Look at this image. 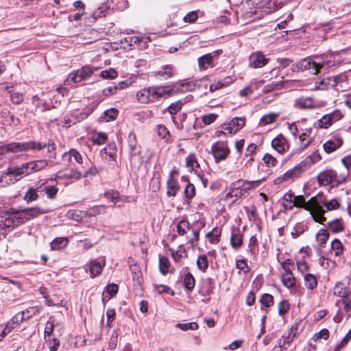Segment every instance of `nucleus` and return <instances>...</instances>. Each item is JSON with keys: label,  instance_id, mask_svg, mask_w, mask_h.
<instances>
[{"label": "nucleus", "instance_id": "412c9836", "mask_svg": "<svg viewBox=\"0 0 351 351\" xmlns=\"http://www.w3.org/2000/svg\"><path fill=\"white\" fill-rule=\"evenodd\" d=\"M294 107L298 109H311L314 108V102L311 97H300L295 100Z\"/></svg>", "mask_w": 351, "mask_h": 351}, {"label": "nucleus", "instance_id": "39448f33", "mask_svg": "<svg viewBox=\"0 0 351 351\" xmlns=\"http://www.w3.org/2000/svg\"><path fill=\"white\" fill-rule=\"evenodd\" d=\"M45 146V144L35 141L13 142L6 144V149L8 152L16 154L29 150H40L44 149Z\"/></svg>", "mask_w": 351, "mask_h": 351}, {"label": "nucleus", "instance_id": "ddd939ff", "mask_svg": "<svg viewBox=\"0 0 351 351\" xmlns=\"http://www.w3.org/2000/svg\"><path fill=\"white\" fill-rule=\"evenodd\" d=\"M342 81L341 75H336L332 77H326L315 83V89L326 90L329 88H335Z\"/></svg>", "mask_w": 351, "mask_h": 351}, {"label": "nucleus", "instance_id": "20e7f679", "mask_svg": "<svg viewBox=\"0 0 351 351\" xmlns=\"http://www.w3.org/2000/svg\"><path fill=\"white\" fill-rule=\"evenodd\" d=\"M323 202V195L318 194L306 202L305 210L310 211V213L315 222L324 224L326 218L324 216L325 210L322 206Z\"/></svg>", "mask_w": 351, "mask_h": 351}, {"label": "nucleus", "instance_id": "f8f14e48", "mask_svg": "<svg viewBox=\"0 0 351 351\" xmlns=\"http://www.w3.org/2000/svg\"><path fill=\"white\" fill-rule=\"evenodd\" d=\"M318 63L313 62L312 57H308L300 60L295 64L292 66V70L293 71H304L308 70L313 74H317V70H316V64Z\"/></svg>", "mask_w": 351, "mask_h": 351}, {"label": "nucleus", "instance_id": "e433bc0d", "mask_svg": "<svg viewBox=\"0 0 351 351\" xmlns=\"http://www.w3.org/2000/svg\"><path fill=\"white\" fill-rule=\"evenodd\" d=\"M273 148L278 153H282L285 150V140L282 138L276 137L271 142Z\"/></svg>", "mask_w": 351, "mask_h": 351}, {"label": "nucleus", "instance_id": "e2e57ef3", "mask_svg": "<svg viewBox=\"0 0 351 351\" xmlns=\"http://www.w3.org/2000/svg\"><path fill=\"white\" fill-rule=\"evenodd\" d=\"M335 293L339 297L345 298L347 296V289L343 283L339 282L336 285L335 288Z\"/></svg>", "mask_w": 351, "mask_h": 351}, {"label": "nucleus", "instance_id": "ea45409f", "mask_svg": "<svg viewBox=\"0 0 351 351\" xmlns=\"http://www.w3.org/2000/svg\"><path fill=\"white\" fill-rule=\"evenodd\" d=\"M232 127L234 129V132H237L241 130L245 125V117H234L230 122Z\"/></svg>", "mask_w": 351, "mask_h": 351}, {"label": "nucleus", "instance_id": "864d4df0", "mask_svg": "<svg viewBox=\"0 0 351 351\" xmlns=\"http://www.w3.org/2000/svg\"><path fill=\"white\" fill-rule=\"evenodd\" d=\"M185 228L191 229V226L188 221L182 220L177 224V232L180 235H184L186 233Z\"/></svg>", "mask_w": 351, "mask_h": 351}, {"label": "nucleus", "instance_id": "c756f323", "mask_svg": "<svg viewBox=\"0 0 351 351\" xmlns=\"http://www.w3.org/2000/svg\"><path fill=\"white\" fill-rule=\"evenodd\" d=\"M104 265V262H103V264H101L97 260L91 261L89 263V271L90 273L91 277H95L99 274Z\"/></svg>", "mask_w": 351, "mask_h": 351}, {"label": "nucleus", "instance_id": "f3484780", "mask_svg": "<svg viewBox=\"0 0 351 351\" xmlns=\"http://www.w3.org/2000/svg\"><path fill=\"white\" fill-rule=\"evenodd\" d=\"M269 59L265 58V56L261 51H257L250 56V66L252 68H261L266 65Z\"/></svg>", "mask_w": 351, "mask_h": 351}, {"label": "nucleus", "instance_id": "4468645a", "mask_svg": "<svg viewBox=\"0 0 351 351\" xmlns=\"http://www.w3.org/2000/svg\"><path fill=\"white\" fill-rule=\"evenodd\" d=\"M343 115L341 111L337 110L332 113L324 115L319 120V125L324 128H328L333 123L340 120Z\"/></svg>", "mask_w": 351, "mask_h": 351}, {"label": "nucleus", "instance_id": "b1692460", "mask_svg": "<svg viewBox=\"0 0 351 351\" xmlns=\"http://www.w3.org/2000/svg\"><path fill=\"white\" fill-rule=\"evenodd\" d=\"M28 170H29V174L32 172L39 171L43 169H45L47 165L48 162L46 160H38L35 161H31L29 162L26 163Z\"/></svg>", "mask_w": 351, "mask_h": 351}, {"label": "nucleus", "instance_id": "69168bd1", "mask_svg": "<svg viewBox=\"0 0 351 351\" xmlns=\"http://www.w3.org/2000/svg\"><path fill=\"white\" fill-rule=\"evenodd\" d=\"M195 195V188L193 184L188 183L184 189V195L186 198L191 199Z\"/></svg>", "mask_w": 351, "mask_h": 351}, {"label": "nucleus", "instance_id": "c9c22d12", "mask_svg": "<svg viewBox=\"0 0 351 351\" xmlns=\"http://www.w3.org/2000/svg\"><path fill=\"white\" fill-rule=\"evenodd\" d=\"M305 286L310 289H313L317 287V280L316 277L311 274H306L304 276Z\"/></svg>", "mask_w": 351, "mask_h": 351}, {"label": "nucleus", "instance_id": "052dcab7", "mask_svg": "<svg viewBox=\"0 0 351 351\" xmlns=\"http://www.w3.org/2000/svg\"><path fill=\"white\" fill-rule=\"evenodd\" d=\"M329 338V330L326 328L322 329L319 332L314 334L313 339L314 341H317L320 339L327 340Z\"/></svg>", "mask_w": 351, "mask_h": 351}, {"label": "nucleus", "instance_id": "393cba45", "mask_svg": "<svg viewBox=\"0 0 351 351\" xmlns=\"http://www.w3.org/2000/svg\"><path fill=\"white\" fill-rule=\"evenodd\" d=\"M343 144V141L341 138H335L326 141L324 145V149L326 153H332L337 148L340 147Z\"/></svg>", "mask_w": 351, "mask_h": 351}, {"label": "nucleus", "instance_id": "49530a36", "mask_svg": "<svg viewBox=\"0 0 351 351\" xmlns=\"http://www.w3.org/2000/svg\"><path fill=\"white\" fill-rule=\"evenodd\" d=\"M67 245V240L64 238H56L51 243L53 250H60Z\"/></svg>", "mask_w": 351, "mask_h": 351}, {"label": "nucleus", "instance_id": "8fccbe9b", "mask_svg": "<svg viewBox=\"0 0 351 351\" xmlns=\"http://www.w3.org/2000/svg\"><path fill=\"white\" fill-rule=\"evenodd\" d=\"M47 345L50 351H56L60 346V341L56 337L45 339Z\"/></svg>", "mask_w": 351, "mask_h": 351}, {"label": "nucleus", "instance_id": "dca6fc26", "mask_svg": "<svg viewBox=\"0 0 351 351\" xmlns=\"http://www.w3.org/2000/svg\"><path fill=\"white\" fill-rule=\"evenodd\" d=\"M298 329V324H295L294 325H293L287 330V332H285V334L282 335V339H283V341L281 339L278 340V346L280 348H286V344H290L293 341L295 337L297 336Z\"/></svg>", "mask_w": 351, "mask_h": 351}, {"label": "nucleus", "instance_id": "09e8293b", "mask_svg": "<svg viewBox=\"0 0 351 351\" xmlns=\"http://www.w3.org/2000/svg\"><path fill=\"white\" fill-rule=\"evenodd\" d=\"M331 248L335 251L336 256L341 255L343 250V246L339 239H335L331 242Z\"/></svg>", "mask_w": 351, "mask_h": 351}, {"label": "nucleus", "instance_id": "c85d7f7f", "mask_svg": "<svg viewBox=\"0 0 351 351\" xmlns=\"http://www.w3.org/2000/svg\"><path fill=\"white\" fill-rule=\"evenodd\" d=\"M213 56L211 53L205 54L198 58V64L200 69H206L209 66H213Z\"/></svg>", "mask_w": 351, "mask_h": 351}, {"label": "nucleus", "instance_id": "9b49d317", "mask_svg": "<svg viewBox=\"0 0 351 351\" xmlns=\"http://www.w3.org/2000/svg\"><path fill=\"white\" fill-rule=\"evenodd\" d=\"M93 111L92 107H86L80 113L73 112L67 117H64V123L67 127L82 121L89 116Z\"/></svg>", "mask_w": 351, "mask_h": 351}, {"label": "nucleus", "instance_id": "f03ea898", "mask_svg": "<svg viewBox=\"0 0 351 351\" xmlns=\"http://www.w3.org/2000/svg\"><path fill=\"white\" fill-rule=\"evenodd\" d=\"M276 5L274 0H250L245 2L243 15L246 19H255L263 17L275 10Z\"/></svg>", "mask_w": 351, "mask_h": 351}, {"label": "nucleus", "instance_id": "6e6d98bb", "mask_svg": "<svg viewBox=\"0 0 351 351\" xmlns=\"http://www.w3.org/2000/svg\"><path fill=\"white\" fill-rule=\"evenodd\" d=\"M38 311L39 308L37 306H31L25 311H21V313H23V315H24L25 320L30 319L32 316L38 313Z\"/></svg>", "mask_w": 351, "mask_h": 351}, {"label": "nucleus", "instance_id": "c03bdc74", "mask_svg": "<svg viewBox=\"0 0 351 351\" xmlns=\"http://www.w3.org/2000/svg\"><path fill=\"white\" fill-rule=\"evenodd\" d=\"M300 140V149L303 150L306 148L311 143L312 138H310L306 132L301 134L299 136Z\"/></svg>", "mask_w": 351, "mask_h": 351}, {"label": "nucleus", "instance_id": "9d476101", "mask_svg": "<svg viewBox=\"0 0 351 351\" xmlns=\"http://www.w3.org/2000/svg\"><path fill=\"white\" fill-rule=\"evenodd\" d=\"M317 181L320 185L332 184V186H337L344 182L346 178H343L341 180H337L336 172L332 170H328L318 175Z\"/></svg>", "mask_w": 351, "mask_h": 351}, {"label": "nucleus", "instance_id": "5701e85b", "mask_svg": "<svg viewBox=\"0 0 351 351\" xmlns=\"http://www.w3.org/2000/svg\"><path fill=\"white\" fill-rule=\"evenodd\" d=\"M321 159V156L318 152H313L311 155L307 156L304 160L300 164L302 166L304 171L306 170L313 164L318 162Z\"/></svg>", "mask_w": 351, "mask_h": 351}, {"label": "nucleus", "instance_id": "3c124183", "mask_svg": "<svg viewBox=\"0 0 351 351\" xmlns=\"http://www.w3.org/2000/svg\"><path fill=\"white\" fill-rule=\"evenodd\" d=\"M306 200L302 195L294 196L293 205L289 207V209H292L293 206L298 208H303L305 209Z\"/></svg>", "mask_w": 351, "mask_h": 351}, {"label": "nucleus", "instance_id": "37998d69", "mask_svg": "<svg viewBox=\"0 0 351 351\" xmlns=\"http://www.w3.org/2000/svg\"><path fill=\"white\" fill-rule=\"evenodd\" d=\"M329 238V233L326 229H320L316 234L317 241L321 245L325 244Z\"/></svg>", "mask_w": 351, "mask_h": 351}, {"label": "nucleus", "instance_id": "a878e982", "mask_svg": "<svg viewBox=\"0 0 351 351\" xmlns=\"http://www.w3.org/2000/svg\"><path fill=\"white\" fill-rule=\"evenodd\" d=\"M109 12L110 6L106 3H104L92 13L91 17L93 21H95L98 18L106 16L108 14Z\"/></svg>", "mask_w": 351, "mask_h": 351}, {"label": "nucleus", "instance_id": "4be33fe9", "mask_svg": "<svg viewBox=\"0 0 351 351\" xmlns=\"http://www.w3.org/2000/svg\"><path fill=\"white\" fill-rule=\"evenodd\" d=\"M56 179H75V180H79L80 178L82 177V173L74 169H71L69 172L68 173H63L62 171H58L56 174Z\"/></svg>", "mask_w": 351, "mask_h": 351}, {"label": "nucleus", "instance_id": "2f4dec72", "mask_svg": "<svg viewBox=\"0 0 351 351\" xmlns=\"http://www.w3.org/2000/svg\"><path fill=\"white\" fill-rule=\"evenodd\" d=\"M62 158H67L68 160H71V158H73L74 160L79 164H82L83 160L81 154L75 149H71L69 152L64 153Z\"/></svg>", "mask_w": 351, "mask_h": 351}, {"label": "nucleus", "instance_id": "bf43d9fd", "mask_svg": "<svg viewBox=\"0 0 351 351\" xmlns=\"http://www.w3.org/2000/svg\"><path fill=\"white\" fill-rule=\"evenodd\" d=\"M101 76L104 79H114L118 76V73L114 69H109L101 72Z\"/></svg>", "mask_w": 351, "mask_h": 351}, {"label": "nucleus", "instance_id": "79ce46f5", "mask_svg": "<svg viewBox=\"0 0 351 351\" xmlns=\"http://www.w3.org/2000/svg\"><path fill=\"white\" fill-rule=\"evenodd\" d=\"M197 266L199 270L205 272L208 267V261L206 255H200L197 259Z\"/></svg>", "mask_w": 351, "mask_h": 351}, {"label": "nucleus", "instance_id": "a19ab883", "mask_svg": "<svg viewBox=\"0 0 351 351\" xmlns=\"http://www.w3.org/2000/svg\"><path fill=\"white\" fill-rule=\"evenodd\" d=\"M221 235V230L218 228H214L212 231L208 232L206 234L207 238L210 239V241L212 243H217L219 241V237Z\"/></svg>", "mask_w": 351, "mask_h": 351}, {"label": "nucleus", "instance_id": "cd10ccee", "mask_svg": "<svg viewBox=\"0 0 351 351\" xmlns=\"http://www.w3.org/2000/svg\"><path fill=\"white\" fill-rule=\"evenodd\" d=\"M197 227L196 228H192V233L193 235V238H187L188 243H191L193 247H195L197 245L199 239V231L202 228L204 227V224L202 222L199 223L197 222Z\"/></svg>", "mask_w": 351, "mask_h": 351}, {"label": "nucleus", "instance_id": "aec40b11", "mask_svg": "<svg viewBox=\"0 0 351 351\" xmlns=\"http://www.w3.org/2000/svg\"><path fill=\"white\" fill-rule=\"evenodd\" d=\"M230 244L235 250H238L243 245V234L241 233L239 228L232 229L230 237Z\"/></svg>", "mask_w": 351, "mask_h": 351}, {"label": "nucleus", "instance_id": "4d7b16f0", "mask_svg": "<svg viewBox=\"0 0 351 351\" xmlns=\"http://www.w3.org/2000/svg\"><path fill=\"white\" fill-rule=\"evenodd\" d=\"M351 339V329L347 332L341 341L337 344L334 351H340L341 348L345 347Z\"/></svg>", "mask_w": 351, "mask_h": 351}, {"label": "nucleus", "instance_id": "5fc2aeb1", "mask_svg": "<svg viewBox=\"0 0 351 351\" xmlns=\"http://www.w3.org/2000/svg\"><path fill=\"white\" fill-rule=\"evenodd\" d=\"M173 69L169 65L164 66L157 72V75L163 77L164 79L169 78L172 76Z\"/></svg>", "mask_w": 351, "mask_h": 351}, {"label": "nucleus", "instance_id": "0e129e2a", "mask_svg": "<svg viewBox=\"0 0 351 351\" xmlns=\"http://www.w3.org/2000/svg\"><path fill=\"white\" fill-rule=\"evenodd\" d=\"M322 204H323L325 206L327 210H335L338 208L339 206V202L335 199H331L330 201L328 202L325 201V199H323V202Z\"/></svg>", "mask_w": 351, "mask_h": 351}, {"label": "nucleus", "instance_id": "0eeeda50", "mask_svg": "<svg viewBox=\"0 0 351 351\" xmlns=\"http://www.w3.org/2000/svg\"><path fill=\"white\" fill-rule=\"evenodd\" d=\"M259 182L260 181L248 182L239 180L232 183L230 186V189L232 191L233 196H234V198L230 199L229 202V206H232L239 198L241 197L245 193H247L252 184Z\"/></svg>", "mask_w": 351, "mask_h": 351}, {"label": "nucleus", "instance_id": "2eb2a0df", "mask_svg": "<svg viewBox=\"0 0 351 351\" xmlns=\"http://www.w3.org/2000/svg\"><path fill=\"white\" fill-rule=\"evenodd\" d=\"M303 171H304L302 169L300 164L299 163L298 165H296L292 169L287 171L282 176L278 177L275 180V184H280L283 182H287L290 180H292L293 178H296L298 176H300Z\"/></svg>", "mask_w": 351, "mask_h": 351}, {"label": "nucleus", "instance_id": "1a4fd4ad", "mask_svg": "<svg viewBox=\"0 0 351 351\" xmlns=\"http://www.w3.org/2000/svg\"><path fill=\"white\" fill-rule=\"evenodd\" d=\"M93 73V69L90 66H85L73 73H71L66 80L67 85H71L73 83H78L82 80L89 78Z\"/></svg>", "mask_w": 351, "mask_h": 351}, {"label": "nucleus", "instance_id": "473e14b6", "mask_svg": "<svg viewBox=\"0 0 351 351\" xmlns=\"http://www.w3.org/2000/svg\"><path fill=\"white\" fill-rule=\"evenodd\" d=\"M278 113L271 112L262 117L259 121V125L265 126L273 123L278 117Z\"/></svg>", "mask_w": 351, "mask_h": 351}, {"label": "nucleus", "instance_id": "7ed1b4c3", "mask_svg": "<svg viewBox=\"0 0 351 351\" xmlns=\"http://www.w3.org/2000/svg\"><path fill=\"white\" fill-rule=\"evenodd\" d=\"M172 90L165 87H149L140 90L136 93L138 100L142 104H148L159 100L162 97L171 95Z\"/></svg>", "mask_w": 351, "mask_h": 351}, {"label": "nucleus", "instance_id": "a18cd8bd", "mask_svg": "<svg viewBox=\"0 0 351 351\" xmlns=\"http://www.w3.org/2000/svg\"><path fill=\"white\" fill-rule=\"evenodd\" d=\"M157 134L162 138H165L166 142L169 143L171 141L169 138L170 136L169 132L164 125H158L157 126Z\"/></svg>", "mask_w": 351, "mask_h": 351}, {"label": "nucleus", "instance_id": "7c9ffc66", "mask_svg": "<svg viewBox=\"0 0 351 351\" xmlns=\"http://www.w3.org/2000/svg\"><path fill=\"white\" fill-rule=\"evenodd\" d=\"M327 226L333 233L340 232L344 229L343 223L341 219H335L328 222Z\"/></svg>", "mask_w": 351, "mask_h": 351}, {"label": "nucleus", "instance_id": "423d86ee", "mask_svg": "<svg viewBox=\"0 0 351 351\" xmlns=\"http://www.w3.org/2000/svg\"><path fill=\"white\" fill-rule=\"evenodd\" d=\"M29 171L26 163L19 167L10 166L8 168L7 171L0 176V182L14 183L18 180L16 178L17 176L29 175Z\"/></svg>", "mask_w": 351, "mask_h": 351}, {"label": "nucleus", "instance_id": "774afa93", "mask_svg": "<svg viewBox=\"0 0 351 351\" xmlns=\"http://www.w3.org/2000/svg\"><path fill=\"white\" fill-rule=\"evenodd\" d=\"M289 307H290V305L287 300H282L278 304V306L279 315H283L286 314L289 311Z\"/></svg>", "mask_w": 351, "mask_h": 351}, {"label": "nucleus", "instance_id": "603ef678", "mask_svg": "<svg viewBox=\"0 0 351 351\" xmlns=\"http://www.w3.org/2000/svg\"><path fill=\"white\" fill-rule=\"evenodd\" d=\"M83 214L82 211L74 210L68 211L66 216L69 219L79 222L82 219Z\"/></svg>", "mask_w": 351, "mask_h": 351}, {"label": "nucleus", "instance_id": "13d9d810", "mask_svg": "<svg viewBox=\"0 0 351 351\" xmlns=\"http://www.w3.org/2000/svg\"><path fill=\"white\" fill-rule=\"evenodd\" d=\"M257 245V239L255 236H252L250 237L248 245L247 252L252 255H254L257 252L256 249Z\"/></svg>", "mask_w": 351, "mask_h": 351}, {"label": "nucleus", "instance_id": "bb28decb", "mask_svg": "<svg viewBox=\"0 0 351 351\" xmlns=\"http://www.w3.org/2000/svg\"><path fill=\"white\" fill-rule=\"evenodd\" d=\"M313 62L319 63L316 64V70H317V73L321 71L322 69H328L333 65L331 61L325 60L324 59V56H315L313 58Z\"/></svg>", "mask_w": 351, "mask_h": 351}, {"label": "nucleus", "instance_id": "f704fd0d", "mask_svg": "<svg viewBox=\"0 0 351 351\" xmlns=\"http://www.w3.org/2000/svg\"><path fill=\"white\" fill-rule=\"evenodd\" d=\"M282 282L286 287H293L295 285V280L292 272H285V274L282 276Z\"/></svg>", "mask_w": 351, "mask_h": 351}, {"label": "nucleus", "instance_id": "680f3d73", "mask_svg": "<svg viewBox=\"0 0 351 351\" xmlns=\"http://www.w3.org/2000/svg\"><path fill=\"white\" fill-rule=\"evenodd\" d=\"M104 118L107 121H113L116 119L118 114V110L116 108H110L106 110L104 113Z\"/></svg>", "mask_w": 351, "mask_h": 351}, {"label": "nucleus", "instance_id": "338daca9", "mask_svg": "<svg viewBox=\"0 0 351 351\" xmlns=\"http://www.w3.org/2000/svg\"><path fill=\"white\" fill-rule=\"evenodd\" d=\"M261 302L266 307H269L274 304V297L269 293H264L261 298Z\"/></svg>", "mask_w": 351, "mask_h": 351}, {"label": "nucleus", "instance_id": "4c0bfd02", "mask_svg": "<svg viewBox=\"0 0 351 351\" xmlns=\"http://www.w3.org/2000/svg\"><path fill=\"white\" fill-rule=\"evenodd\" d=\"M195 280L191 273H187L184 277V285L186 289L191 291L195 287Z\"/></svg>", "mask_w": 351, "mask_h": 351}, {"label": "nucleus", "instance_id": "f257e3e1", "mask_svg": "<svg viewBox=\"0 0 351 351\" xmlns=\"http://www.w3.org/2000/svg\"><path fill=\"white\" fill-rule=\"evenodd\" d=\"M47 213V210L39 207H32L21 210L11 208L0 215V227L3 226L6 228H15L31 219Z\"/></svg>", "mask_w": 351, "mask_h": 351}, {"label": "nucleus", "instance_id": "58836bf2", "mask_svg": "<svg viewBox=\"0 0 351 351\" xmlns=\"http://www.w3.org/2000/svg\"><path fill=\"white\" fill-rule=\"evenodd\" d=\"M176 328H180L182 331H187L189 330H195L198 329V324L195 322H192L190 323H178L176 325Z\"/></svg>", "mask_w": 351, "mask_h": 351}, {"label": "nucleus", "instance_id": "72a5a7b5", "mask_svg": "<svg viewBox=\"0 0 351 351\" xmlns=\"http://www.w3.org/2000/svg\"><path fill=\"white\" fill-rule=\"evenodd\" d=\"M170 263L167 257L159 255V270L163 275L169 272Z\"/></svg>", "mask_w": 351, "mask_h": 351}, {"label": "nucleus", "instance_id": "6ab92c4d", "mask_svg": "<svg viewBox=\"0 0 351 351\" xmlns=\"http://www.w3.org/2000/svg\"><path fill=\"white\" fill-rule=\"evenodd\" d=\"M173 171H171L169 175V179L167 182V195L169 197H175L180 189L178 182L173 178Z\"/></svg>", "mask_w": 351, "mask_h": 351}, {"label": "nucleus", "instance_id": "6e6552de", "mask_svg": "<svg viewBox=\"0 0 351 351\" xmlns=\"http://www.w3.org/2000/svg\"><path fill=\"white\" fill-rule=\"evenodd\" d=\"M230 152L228 143L224 141H217L211 147V153L216 162L225 160Z\"/></svg>", "mask_w": 351, "mask_h": 351}, {"label": "nucleus", "instance_id": "de8ad7c7", "mask_svg": "<svg viewBox=\"0 0 351 351\" xmlns=\"http://www.w3.org/2000/svg\"><path fill=\"white\" fill-rule=\"evenodd\" d=\"M38 195L36 193V189H34L33 187H29L24 196V199L26 202H29L36 201L38 199Z\"/></svg>", "mask_w": 351, "mask_h": 351}, {"label": "nucleus", "instance_id": "a211bd4d", "mask_svg": "<svg viewBox=\"0 0 351 351\" xmlns=\"http://www.w3.org/2000/svg\"><path fill=\"white\" fill-rule=\"evenodd\" d=\"M128 146L131 157L140 155L141 152V147L137 142L136 135L132 132L130 133L128 136Z\"/></svg>", "mask_w": 351, "mask_h": 351}]
</instances>
